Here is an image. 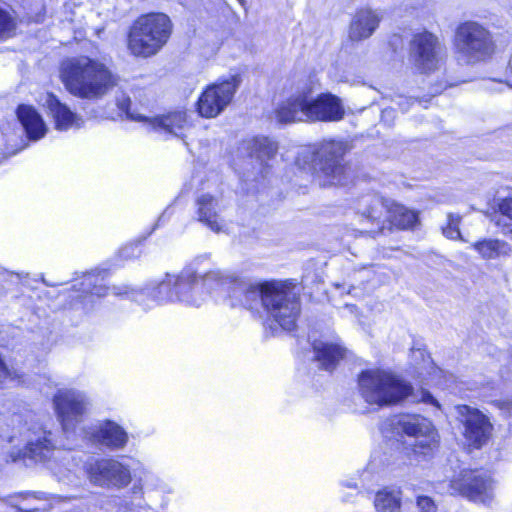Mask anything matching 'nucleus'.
<instances>
[{
    "label": "nucleus",
    "mask_w": 512,
    "mask_h": 512,
    "mask_svg": "<svg viewBox=\"0 0 512 512\" xmlns=\"http://www.w3.org/2000/svg\"><path fill=\"white\" fill-rule=\"evenodd\" d=\"M235 302L249 309L262 304L267 314L283 329L291 331L301 312L299 296L287 285L277 282L263 284L245 281L236 276L232 294Z\"/></svg>",
    "instance_id": "obj_1"
},
{
    "label": "nucleus",
    "mask_w": 512,
    "mask_h": 512,
    "mask_svg": "<svg viewBox=\"0 0 512 512\" xmlns=\"http://www.w3.org/2000/svg\"><path fill=\"white\" fill-rule=\"evenodd\" d=\"M60 78L70 94L88 100L102 98L117 85V77L103 62L85 55L63 60Z\"/></svg>",
    "instance_id": "obj_2"
},
{
    "label": "nucleus",
    "mask_w": 512,
    "mask_h": 512,
    "mask_svg": "<svg viewBox=\"0 0 512 512\" xmlns=\"http://www.w3.org/2000/svg\"><path fill=\"white\" fill-rule=\"evenodd\" d=\"M354 208L363 221L375 226L368 230L373 234H382L385 229L391 230V226L410 229L418 222V214L415 211L379 193L361 195L356 200Z\"/></svg>",
    "instance_id": "obj_3"
},
{
    "label": "nucleus",
    "mask_w": 512,
    "mask_h": 512,
    "mask_svg": "<svg viewBox=\"0 0 512 512\" xmlns=\"http://www.w3.org/2000/svg\"><path fill=\"white\" fill-rule=\"evenodd\" d=\"M362 398L369 404L390 406L408 397L412 386L397 375L383 370H365L358 376Z\"/></svg>",
    "instance_id": "obj_4"
},
{
    "label": "nucleus",
    "mask_w": 512,
    "mask_h": 512,
    "mask_svg": "<svg viewBox=\"0 0 512 512\" xmlns=\"http://www.w3.org/2000/svg\"><path fill=\"white\" fill-rule=\"evenodd\" d=\"M171 27L169 17L163 13L139 17L128 36L129 50L135 56L155 55L169 39Z\"/></svg>",
    "instance_id": "obj_5"
},
{
    "label": "nucleus",
    "mask_w": 512,
    "mask_h": 512,
    "mask_svg": "<svg viewBox=\"0 0 512 512\" xmlns=\"http://www.w3.org/2000/svg\"><path fill=\"white\" fill-rule=\"evenodd\" d=\"M454 52L460 64H475L488 58L494 50L490 32L474 21L461 23L454 36Z\"/></svg>",
    "instance_id": "obj_6"
},
{
    "label": "nucleus",
    "mask_w": 512,
    "mask_h": 512,
    "mask_svg": "<svg viewBox=\"0 0 512 512\" xmlns=\"http://www.w3.org/2000/svg\"><path fill=\"white\" fill-rule=\"evenodd\" d=\"M347 145L341 141H324L313 154L315 175L321 186L342 185L347 179L348 168L344 156Z\"/></svg>",
    "instance_id": "obj_7"
},
{
    "label": "nucleus",
    "mask_w": 512,
    "mask_h": 512,
    "mask_svg": "<svg viewBox=\"0 0 512 512\" xmlns=\"http://www.w3.org/2000/svg\"><path fill=\"white\" fill-rule=\"evenodd\" d=\"M25 445L9 454L13 462L23 461L26 466L48 462L54 455L56 445L53 434L41 424L30 425L21 433Z\"/></svg>",
    "instance_id": "obj_8"
},
{
    "label": "nucleus",
    "mask_w": 512,
    "mask_h": 512,
    "mask_svg": "<svg viewBox=\"0 0 512 512\" xmlns=\"http://www.w3.org/2000/svg\"><path fill=\"white\" fill-rule=\"evenodd\" d=\"M449 493L473 502L489 504L494 497L493 481L483 470L462 469L450 480Z\"/></svg>",
    "instance_id": "obj_9"
},
{
    "label": "nucleus",
    "mask_w": 512,
    "mask_h": 512,
    "mask_svg": "<svg viewBox=\"0 0 512 512\" xmlns=\"http://www.w3.org/2000/svg\"><path fill=\"white\" fill-rule=\"evenodd\" d=\"M239 74L209 85L197 101V111L204 118H214L221 114L231 103L241 84Z\"/></svg>",
    "instance_id": "obj_10"
},
{
    "label": "nucleus",
    "mask_w": 512,
    "mask_h": 512,
    "mask_svg": "<svg viewBox=\"0 0 512 512\" xmlns=\"http://www.w3.org/2000/svg\"><path fill=\"white\" fill-rule=\"evenodd\" d=\"M443 51L439 38L427 31L415 34L410 42V57L421 73L437 70L443 59Z\"/></svg>",
    "instance_id": "obj_11"
},
{
    "label": "nucleus",
    "mask_w": 512,
    "mask_h": 512,
    "mask_svg": "<svg viewBox=\"0 0 512 512\" xmlns=\"http://www.w3.org/2000/svg\"><path fill=\"white\" fill-rule=\"evenodd\" d=\"M390 425L397 434L415 438V452H418L417 448L431 450L437 445V433L431 421L425 417L416 414L399 415L390 420Z\"/></svg>",
    "instance_id": "obj_12"
},
{
    "label": "nucleus",
    "mask_w": 512,
    "mask_h": 512,
    "mask_svg": "<svg viewBox=\"0 0 512 512\" xmlns=\"http://www.w3.org/2000/svg\"><path fill=\"white\" fill-rule=\"evenodd\" d=\"M53 403L64 432L74 429L89 404L82 392L72 389L59 390L54 396Z\"/></svg>",
    "instance_id": "obj_13"
},
{
    "label": "nucleus",
    "mask_w": 512,
    "mask_h": 512,
    "mask_svg": "<svg viewBox=\"0 0 512 512\" xmlns=\"http://www.w3.org/2000/svg\"><path fill=\"white\" fill-rule=\"evenodd\" d=\"M89 481L100 487L122 488L131 481L130 470L114 459H101L86 466Z\"/></svg>",
    "instance_id": "obj_14"
},
{
    "label": "nucleus",
    "mask_w": 512,
    "mask_h": 512,
    "mask_svg": "<svg viewBox=\"0 0 512 512\" xmlns=\"http://www.w3.org/2000/svg\"><path fill=\"white\" fill-rule=\"evenodd\" d=\"M456 412L458 420L464 427L465 438L476 447H481L486 443L492 429L486 416L467 405H458Z\"/></svg>",
    "instance_id": "obj_15"
},
{
    "label": "nucleus",
    "mask_w": 512,
    "mask_h": 512,
    "mask_svg": "<svg viewBox=\"0 0 512 512\" xmlns=\"http://www.w3.org/2000/svg\"><path fill=\"white\" fill-rule=\"evenodd\" d=\"M310 87H304L282 101L274 111L280 124L309 122Z\"/></svg>",
    "instance_id": "obj_16"
},
{
    "label": "nucleus",
    "mask_w": 512,
    "mask_h": 512,
    "mask_svg": "<svg viewBox=\"0 0 512 512\" xmlns=\"http://www.w3.org/2000/svg\"><path fill=\"white\" fill-rule=\"evenodd\" d=\"M173 278L175 301L189 306L199 307L205 301V294L201 291L200 281L195 271L184 269Z\"/></svg>",
    "instance_id": "obj_17"
},
{
    "label": "nucleus",
    "mask_w": 512,
    "mask_h": 512,
    "mask_svg": "<svg viewBox=\"0 0 512 512\" xmlns=\"http://www.w3.org/2000/svg\"><path fill=\"white\" fill-rule=\"evenodd\" d=\"M309 122H332L341 120L344 109L340 99L329 93H322L314 97L310 88Z\"/></svg>",
    "instance_id": "obj_18"
},
{
    "label": "nucleus",
    "mask_w": 512,
    "mask_h": 512,
    "mask_svg": "<svg viewBox=\"0 0 512 512\" xmlns=\"http://www.w3.org/2000/svg\"><path fill=\"white\" fill-rule=\"evenodd\" d=\"M111 292L116 296H127L135 301L143 302L144 296L152 297L158 304L175 301L172 275L166 274L164 280L153 288H146L142 291L129 289L127 286H113Z\"/></svg>",
    "instance_id": "obj_19"
},
{
    "label": "nucleus",
    "mask_w": 512,
    "mask_h": 512,
    "mask_svg": "<svg viewBox=\"0 0 512 512\" xmlns=\"http://www.w3.org/2000/svg\"><path fill=\"white\" fill-rule=\"evenodd\" d=\"M383 15L380 11L364 7L358 9L349 26V38L352 41L368 39L378 28Z\"/></svg>",
    "instance_id": "obj_20"
},
{
    "label": "nucleus",
    "mask_w": 512,
    "mask_h": 512,
    "mask_svg": "<svg viewBox=\"0 0 512 512\" xmlns=\"http://www.w3.org/2000/svg\"><path fill=\"white\" fill-rule=\"evenodd\" d=\"M44 105L54 119L57 130L67 131L70 128H80L83 125V119L72 112L67 105L61 103L54 94H46Z\"/></svg>",
    "instance_id": "obj_21"
},
{
    "label": "nucleus",
    "mask_w": 512,
    "mask_h": 512,
    "mask_svg": "<svg viewBox=\"0 0 512 512\" xmlns=\"http://www.w3.org/2000/svg\"><path fill=\"white\" fill-rule=\"evenodd\" d=\"M240 149L249 158L255 159L262 170L266 167L267 162L276 155L278 145L269 137L255 136L244 140Z\"/></svg>",
    "instance_id": "obj_22"
},
{
    "label": "nucleus",
    "mask_w": 512,
    "mask_h": 512,
    "mask_svg": "<svg viewBox=\"0 0 512 512\" xmlns=\"http://www.w3.org/2000/svg\"><path fill=\"white\" fill-rule=\"evenodd\" d=\"M219 202L209 193L198 195L195 199V215L199 222L214 232L222 230V219L218 213Z\"/></svg>",
    "instance_id": "obj_23"
},
{
    "label": "nucleus",
    "mask_w": 512,
    "mask_h": 512,
    "mask_svg": "<svg viewBox=\"0 0 512 512\" xmlns=\"http://www.w3.org/2000/svg\"><path fill=\"white\" fill-rule=\"evenodd\" d=\"M16 115L30 140L37 141L45 136L47 132L46 124L33 106L19 105Z\"/></svg>",
    "instance_id": "obj_24"
},
{
    "label": "nucleus",
    "mask_w": 512,
    "mask_h": 512,
    "mask_svg": "<svg viewBox=\"0 0 512 512\" xmlns=\"http://www.w3.org/2000/svg\"><path fill=\"white\" fill-rule=\"evenodd\" d=\"M94 440L109 449L118 450L125 447L128 442V435L115 422L106 421L94 433Z\"/></svg>",
    "instance_id": "obj_25"
},
{
    "label": "nucleus",
    "mask_w": 512,
    "mask_h": 512,
    "mask_svg": "<svg viewBox=\"0 0 512 512\" xmlns=\"http://www.w3.org/2000/svg\"><path fill=\"white\" fill-rule=\"evenodd\" d=\"M313 351L315 359L325 370H333L346 354V349L341 345L321 340L313 343Z\"/></svg>",
    "instance_id": "obj_26"
},
{
    "label": "nucleus",
    "mask_w": 512,
    "mask_h": 512,
    "mask_svg": "<svg viewBox=\"0 0 512 512\" xmlns=\"http://www.w3.org/2000/svg\"><path fill=\"white\" fill-rule=\"evenodd\" d=\"M153 129L176 137H182V132L187 126L186 113L175 111L148 120Z\"/></svg>",
    "instance_id": "obj_27"
},
{
    "label": "nucleus",
    "mask_w": 512,
    "mask_h": 512,
    "mask_svg": "<svg viewBox=\"0 0 512 512\" xmlns=\"http://www.w3.org/2000/svg\"><path fill=\"white\" fill-rule=\"evenodd\" d=\"M236 279L234 273L223 270H211L201 277L200 287H206L210 290L220 289L227 292L230 296Z\"/></svg>",
    "instance_id": "obj_28"
},
{
    "label": "nucleus",
    "mask_w": 512,
    "mask_h": 512,
    "mask_svg": "<svg viewBox=\"0 0 512 512\" xmlns=\"http://www.w3.org/2000/svg\"><path fill=\"white\" fill-rule=\"evenodd\" d=\"M472 248L485 260L508 256L512 252V248L507 242L498 239L476 241L472 244Z\"/></svg>",
    "instance_id": "obj_29"
},
{
    "label": "nucleus",
    "mask_w": 512,
    "mask_h": 512,
    "mask_svg": "<svg viewBox=\"0 0 512 512\" xmlns=\"http://www.w3.org/2000/svg\"><path fill=\"white\" fill-rule=\"evenodd\" d=\"M82 294L79 297L96 296L98 298L107 295L109 288L106 286L105 278L100 273L90 272L84 275L83 280L76 288Z\"/></svg>",
    "instance_id": "obj_30"
},
{
    "label": "nucleus",
    "mask_w": 512,
    "mask_h": 512,
    "mask_svg": "<svg viewBox=\"0 0 512 512\" xmlns=\"http://www.w3.org/2000/svg\"><path fill=\"white\" fill-rule=\"evenodd\" d=\"M374 503L380 512H395L400 507V498L394 491L383 490L376 494Z\"/></svg>",
    "instance_id": "obj_31"
},
{
    "label": "nucleus",
    "mask_w": 512,
    "mask_h": 512,
    "mask_svg": "<svg viewBox=\"0 0 512 512\" xmlns=\"http://www.w3.org/2000/svg\"><path fill=\"white\" fill-rule=\"evenodd\" d=\"M501 217L497 224L503 226L504 233H512V198L504 199L499 204Z\"/></svg>",
    "instance_id": "obj_32"
},
{
    "label": "nucleus",
    "mask_w": 512,
    "mask_h": 512,
    "mask_svg": "<svg viewBox=\"0 0 512 512\" xmlns=\"http://www.w3.org/2000/svg\"><path fill=\"white\" fill-rule=\"evenodd\" d=\"M16 22L6 10L0 8V41L12 37L15 33Z\"/></svg>",
    "instance_id": "obj_33"
},
{
    "label": "nucleus",
    "mask_w": 512,
    "mask_h": 512,
    "mask_svg": "<svg viewBox=\"0 0 512 512\" xmlns=\"http://www.w3.org/2000/svg\"><path fill=\"white\" fill-rule=\"evenodd\" d=\"M448 223L442 228L443 234L449 239H460L463 240L459 225L461 222V216L459 214L449 213L447 216Z\"/></svg>",
    "instance_id": "obj_34"
},
{
    "label": "nucleus",
    "mask_w": 512,
    "mask_h": 512,
    "mask_svg": "<svg viewBox=\"0 0 512 512\" xmlns=\"http://www.w3.org/2000/svg\"><path fill=\"white\" fill-rule=\"evenodd\" d=\"M417 505L422 512H436L437 506L433 499L428 496H419Z\"/></svg>",
    "instance_id": "obj_35"
},
{
    "label": "nucleus",
    "mask_w": 512,
    "mask_h": 512,
    "mask_svg": "<svg viewBox=\"0 0 512 512\" xmlns=\"http://www.w3.org/2000/svg\"><path fill=\"white\" fill-rule=\"evenodd\" d=\"M493 405L496 406L499 410H501L506 416L512 415V400L509 399H499L493 401Z\"/></svg>",
    "instance_id": "obj_36"
},
{
    "label": "nucleus",
    "mask_w": 512,
    "mask_h": 512,
    "mask_svg": "<svg viewBox=\"0 0 512 512\" xmlns=\"http://www.w3.org/2000/svg\"><path fill=\"white\" fill-rule=\"evenodd\" d=\"M120 253L123 258L128 259V258L139 256L140 249H139L138 244H135V245L132 244V245H127V246L123 247L121 249Z\"/></svg>",
    "instance_id": "obj_37"
},
{
    "label": "nucleus",
    "mask_w": 512,
    "mask_h": 512,
    "mask_svg": "<svg viewBox=\"0 0 512 512\" xmlns=\"http://www.w3.org/2000/svg\"><path fill=\"white\" fill-rule=\"evenodd\" d=\"M131 100L129 97H123L118 100V107L127 114L128 117L134 118V115L130 113Z\"/></svg>",
    "instance_id": "obj_38"
},
{
    "label": "nucleus",
    "mask_w": 512,
    "mask_h": 512,
    "mask_svg": "<svg viewBox=\"0 0 512 512\" xmlns=\"http://www.w3.org/2000/svg\"><path fill=\"white\" fill-rule=\"evenodd\" d=\"M16 497H10L9 498V503L12 507H14L16 509L17 512H35L37 511L38 509L36 508H29V509H25V508H22L20 507L17 503H16Z\"/></svg>",
    "instance_id": "obj_39"
},
{
    "label": "nucleus",
    "mask_w": 512,
    "mask_h": 512,
    "mask_svg": "<svg viewBox=\"0 0 512 512\" xmlns=\"http://www.w3.org/2000/svg\"><path fill=\"white\" fill-rule=\"evenodd\" d=\"M394 116V110L393 109H384L382 111V119L385 120L386 118L393 117Z\"/></svg>",
    "instance_id": "obj_40"
},
{
    "label": "nucleus",
    "mask_w": 512,
    "mask_h": 512,
    "mask_svg": "<svg viewBox=\"0 0 512 512\" xmlns=\"http://www.w3.org/2000/svg\"><path fill=\"white\" fill-rule=\"evenodd\" d=\"M423 400H424L425 402L436 403V401L433 399L432 395H430L429 393H426V394L423 396Z\"/></svg>",
    "instance_id": "obj_41"
},
{
    "label": "nucleus",
    "mask_w": 512,
    "mask_h": 512,
    "mask_svg": "<svg viewBox=\"0 0 512 512\" xmlns=\"http://www.w3.org/2000/svg\"><path fill=\"white\" fill-rule=\"evenodd\" d=\"M9 454H10V452L8 453V458H9V459H6V462H9V460H10L11 462H13V461L11 460V458H10Z\"/></svg>",
    "instance_id": "obj_42"
},
{
    "label": "nucleus",
    "mask_w": 512,
    "mask_h": 512,
    "mask_svg": "<svg viewBox=\"0 0 512 512\" xmlns=\"http://www.w3.org/2000/svg\"><path fill=\"white\" fill-rule=\"evenodd\" d=\"M137 489H138V487L135 485V486L133 487L134 493H136V492H137Z\"/></svg>",
    "instance_id": "obj_43"
}]
</instances>
